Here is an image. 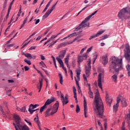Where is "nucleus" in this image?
I'll list each match as a JSON object with an SVG mask.
<instances>
[{
	"instance_id": "7ed1b4c3",
	"label": "nucleus",
	"mask_w": 130,
	"mask_h": 130,
	"mask_svg": "<svg viewBox=\"0 0 130 130\" xmlns=\"http://www.w3.org/2000/svg\"><path fill=\"white\" fill-rule=\"evenodd\" d=\"M97 12H98V10L95 11L94 12L92 13L91 15L85 18V20H84L82 23H81L79 26L75 28V31H78V30H80V29H82V28H84V27H89L90 26V24L88 23V25H87V23L88 21L94 16L95 14L97 13Z\"/></svg>"
},
{
	"instance_id": "338daca9",
	"label": "nucleus",
	"mask_w": 130,
	"mask_h": 130,
	"mask_svg": "<svg viewBox=\"0 0 130 130\" xmlns=\"http://www.w3.org/2000/svg\"><path fill=\"white\" fill-rule=\"evenodd\" d=\"M98 123L99 126H101H101H102V124H101V122H100V120L98 121Z\"/></svg>"
},
{
	"instance_id": "3c124183",
	"label": "nucleus",
	"mask_w": 130,
	"mask_h": 130,
	"mask_svg": "<svg viewBox=\"0 0 130 130\" xmlns=\"http://www.w3.org/2000/svg\"><path fill=\"white\" fill-rule=\"evenodd\" d=\"M86 49H87V47H85L82 48L81 49V50L80 51V54H82V53H83L84 52V51H85V50H86Z\"/></svg>"
},
{
	"instance_id": "cd10ccee",
	"label": "nucleus",
	"mask_w": 130,
	"mask_h": 130,
	"mask_svg": "<svg viewBox=\"0 0 130 130\" xmlns=\"http://www.w3.org/2000/svg\"><path fill=\"white\" fill-rule=\"evenodd\" d=\"M56 59L59 62V63L60 64V67H61V68H63V67H64L63 65V62L62 61V60H61V59H60L58 57H56Z\"/></svg>"
},
{
	"instance_id": "ea45409f",
	"label": "nucleus",
	"mask_w": 130,
	"mask_h": 130,
	"mask_svg": "<svg viewBox=\"0 0 130 130\" xmlns=\"http://www.w3.org/2000/svg\"><path fill=\"white\" fill-rule=\"evenodd\" d=\"M121 130H126V129H125V122H123L122 123V126L121 127Z\"/></svg>"
},
{
	"instance_id": "0eeeda50",
	"label": "nucleus",
	"mask_w": 130,
	"mask_h": 130,
	"mask_svg": "<svg viewBox=\"0 0 130 130\" xmlns=\"http://www.w3.org/2000/svg\"><path fill=\"white\" fill-rule=\"evenodd\" d=\"M13 125L16 130H30L27 125H23L22 123H18L17 126H16V124L13 123Z\"/></svg>"
},
{
	"instance_id": "6e6d98bb",
	"label": "nucleus",
	"mask_w": 130,
	"mask_h": 130,
	"mask_svg": "<svg viewBox=\"0 0 130 130\" xmlns=\"http://www.w3.org/2000/svg\"><path fill=\"white\" fill-rule=\"evenodd\" d=\"M75 82H76V84L77 85V86H79V81L77 80V78H76V77H75Z\"/></svg>"
},
{
	"instance_id": "8fccbe9b",
	"label": "nucleus",
	"mask_w": 130,
	"mask_h": 130,
	"mask_svg": "<svg viewBox=\"0 0 130 130\" xmlns=\"http://www.w3.org/2000/svg\"><path fill=\"white\" fill-rule=\"evenodd\" d=\"M77 76H80L81 75V70L78 69L76 71Z\"/></svg>"
},
{
	"instance_id": "4c0bfd02",
	"label": "nucleus",
	"mask_w": 130,
	"mask_h": 130,
	"mask_svg": "<svg viewBox=\"0 0 130 130\" xmlns=\"http://www.w3.org/2000/svg\"><path fill=\"white\" fill-rule=\"evenodd\" d=\"M81 56L83 57V58L84 60H85L86 59H87V58H88V54H87V53H85Z\"/></svg>"
},
{
	"instance_id": "c756f323",
	"label": "nucleus",
	"mask_w": 130,
	"mask_h": 130,
	"mask_svg": "<svg viewBox=\"0 0 130 130\" xmlns=\"http://www.w3.org/2000/svg\"><path fill=\"white\" fill-rule=\"evenodd\" d=\"M39 83H40V87L39 86H38V88H39V92H40V91H41V89H42V85H43V79L40 80Z\"/></svg>"
},
{
	"instance_id": "c03bdc74",
	"label": "nucleus",
	"mask_w": 130,
	"mask_h": 130,
	"mask_svg": "<svg viewBox=\"0 0 130 130\" xmlns=\"http://www.w3.org/2000/svg\"><path fill=\"white\" fill-rule=\"evenodd\" d=\"M40 64H41V66H42V67H43V68H46V65L45 64L44 62H43V61H41L40 62Z\"/></svg>"
},
{
	"instance_id": "13d9d810",
	"label": "nucleus",
	"mask_w": 130,
	"mask_h": 130,
	"mask_svg": "<svg viewBox=\"0 0 130 130\" xmlns=\"http://www.w3.org/2000/svg\"><path fill=\"white\" fill-rule=\"evenodd\" d=\"M24 69H25V71H29V70L30 69V68H29V67H28V66H25V67H24Z\"/></svg>"
},
{
	"instance_id": "603ef678",
	"label": "nucleus",
	"mask_w": 130,
	"mask_h": 130,
	"mask_svg": "<svg viewBox=\"0 0 130 130\" xmlns=\"http://www.w3.org/2000/svg\"><path fill=\"white\" fill-rule=\"evenodd\" d=\"M21 112H25L26 111V107H23L22 108H21Z\"/></svg>"
},
{
	"instance_id": "393cba45",
	"label": "nucleus",
	"mask_w": 130,
	"mask_h": 130,
	"mask_svg": "<svg viewBox=\"0 0 130 130\" xmlns=\"http://www.w3.org/2000/svg\"><path fill=\"white\" fill-rule=\"evenodd\" d=\"M24 56H25V57H27L29 59H32V58H36V56H32L31 54L28 53L24 54Z\"/></svg>"
},
{
	"instance_id": "a19ab883",
	"label": "nucleus",
	"mask_w": 130,
	"mask_h": 130,
	"mask_svg": "<svg viewBox=\"0 0 130 130\" xmlns=\"http://www.w3.org/2000/svg\"><path fill=\"white\" fill-rule=\"evenodd\" d=\"M24 61L29 66L31 64V61L30 60L27 59V58L24 59Z\"/></svg>"
},
{
	"instance_id": "b1692460",
	"label": "nucleus",
	"mask_w": 130,
	"mask_h": 130,
	"mask_svg": "<svg viewBox=\"0 0 130 130\" xmlns=\"http://www.w3.org/2000/svg\"><path fill=\"white\" fill-rule=\"evenodd\" d=\"M80 37H77L76 38H75L73 41H69L67 42V44L70 45V44H73V43H74V42H75L77 40V42H80V41H82V40H78L79 38H80Z\"/></svg>"
},
{
	"instance_id": "4d7b16f0",
	"label": "nucleus",
	"mask_w": 130,
	"mask_h": 130,
	"mask_svg": "<svg viewBox=\"0 0 130 130\" xmlns=\"http://www.w3.org/2000/svg\"><path fill=\"white\" fill-rule=\"evenodd\" d=\"M0 111L1 112V113H2V114H4V115H5L6 113L4 112V110H3V108H0Z\"/></svg>"
},
{
	"instance_id": "5701e85b",
	"label": "nucleus",
	"mask_w": 130,
	"mask_h": 130,
	"mask_svg": "<svg viewBox=\"0 0 130 130\" xmlns=\"http://www.w3.org/2000/svg\"><path fill=\"white\" fill-rule=\"evenodd\" d=\"M66 53H67V51L63 50L60 52V54H59L58 58H60V59H61L64 57V56L66 55Z\"/></svg>"
},
{
	"instance_id": "20e7f679",
	"label": "nucleus",
	"mask_w": 130,
	"mask_h": 130,
	"mask_svg": "<svg viewBox=\"0 0 130 130\" xmlns=\"http://www.w3.org/2000/svg\"><path fill=\"white\" fill-rule=\"evenodd\" d=\"M126 14H130V7H126L122 9L118 13V17L121 20H126L127 17Z\"/></svg>"
},
{
	"instance_id": "69168bd1",
	"label": "nucleus",
	"mask_w": 130,
	"mask_h": 130,
	"mask_svg": "<svg viewBox=\"0 0 130 130\" xmlns=\"http://www.w3.org/2000/svg\"><path fill=\"white\" fill-rule=\"evenodd\" d=\"M42 37L41 36H39L37 39H36V41H38L39 40H40L41 39V38Z\"/></svg>"
},
{
	"instance_id": "774afa93",
	"label": "nucleus",
	"mask_w": 130,
	"mask_h": 130,
	"mask_svg": "<svg viewBox=\"0 0 130 130\" xmlns=\"http://www.w3.org/2000/svg\"><path fill=\"white\" fill-rule=\"evenodd\" d=\"M126 70H127V71H128L129 70H130V65H129V64H128L127 66H126Z\"/></svg>"
},
{
	"instance_id": "37998d69",
	"label": "nucleus",
	"mask_w": 130,
	"mask_h": 130,
	"mask_svg": "<svg viewBox=\"0 0 130 130\" xmlns=\"http://www.w3.org/2000/svg\"><path fill=\"white\" fill-rule=\"evenodd\" d=\"M38 106V105L37 104H36L35 105L33 104H30L29 107L31 108V109H34L35 108H36V107H37Z\"/></svg>"
},
{
	"instance_id": "aec40b11",
	"label": "nucleus",
	"mask_w": 130,
	"mask_h": 130,
	"mask_svg": "<svg viewBox=\"0 0 130 130\" xmlns=\"http://www.w3.org/2000/svg\"><path fill=\"white\" fill-rule=\"evenodd\" d=\"M55 101V99L54 98H51L50 99H48L47 101L45 102V105L47 106V105H49V104H51L52 102H54Z\"/></svg>"
},
{
	"instance_id": "09e8293b",
	"label": "nucleus",
	"mask_w": 130,
	"mask_h": 130,
	"mask_svg": "<svg viewBox=\"0 0 130 130\" xmlns=\"http://www.w3.org/2000/svg\"><path fill=\"white\" fill-rule=\"evenodd\" d=\"M92 49H93V46L90 47L87 50L86 53L88 54V53H89V52H90V51H91V50H92Z\"/></svg>"
},
{
	"instance_id": "a878e982",
	"label": "nucleus",
	"mask_w": 130,
	"mask_h": 130,
	"mask_svg": "<svg viewBox=\"0 0 130 130\" xmlns=\"http://www.w3.org/2000/svg\"><path fill=\"white\" fill-rule=\"evenodd\" d=\"M77 35H78V34H77V32H73V33L68 35L67 37L64 38L63 39V40H64L66 39H68V38H71V37H74L75 36H77Z\"/></svg>"
},
{
	"instance_id": "c9c22d12",
	"label": "nucleus",
	"mask_w": 130,
	"mask_h": 130,
	"mask_svg": "<svg viewBox=\"0 0 130 130\" xmlns=\"http://www.w3.org/2000/svg\"><path fill=\"white\" fill-rule=\"evenodd\" d=\"M35 121L37 123L38 125L40 124V121H39V118L38 117V114H37V118H34Z\"/></svg>"
},
{
	"instance_id": "72a5a7b5",
	"label": "nucleus",
	"mask_w": 130,
	"mask_h": 130,
	"mask_svg": "<svg viewBox=\"0 0 130 130\" xmlns=\"http://www.w3.org/2000/svg\"><path fill=\"white\" fill-rule=\"evenodd\" d=\"M58 76L59 77V83L61 84V85H62L63 83V80H62V75H61V74L59 73Z\"/></svg>"
},
{
	"instance_id": "f8f14e48",
	"label": "nucleus",
	"mask_w": 130,
	"mask_h": 130,
	"mask_svg": "<svg viewBox=\"0 0 130 130\" xmlns=\"http://www.w3.org/2000/svg\"><path fill=\"white\" fill-rule=\"evenodd\" d=\"M58 107H59V103L57 102L53 106V108L51 111V114L53 115L54 113H56L57 110H58Z\"/></svg>"
},
{
	"instance_id": "2f4dec72",
	"label": "nucleus",
	"mask_w": 130,
	"mask_h": 130,
	"mask_svg": "<svg viewBox=\"0 0 130 130\" xmlns=\"http://www.w3.org/2000/svg\"><path fill=\"white\" fill-rule=\"evenodd\" d=\"M50 4H51V1H50L48 2V3L47 4V5L46 6V7L43 11V13H45V12H46V10L48 9V7H49V6H50Z\"/></svg>"
},
{
	"instance_id": "6ab92c4d",
	"label": "nucleus",
	"mask_w": 130,
	"mask_h": 130,
	"mask_svg": "<svg viewBox=\"0 0 130 130\" xmlns=\"http://www.w3.org/2000/svg\"><path fill=\"white\" fill-rule=\"evenodd\" d=\"M125 120L128 124L129 129H130V109H129V113L125 116Z\"/></svg>"
},
{
	"instance_id": "dca6fc26",
	"label": "nucleus",
	"mask_w": 130,
	"mask_h": 130,
	"mask_svg": "<svg viewBox=\"0 0 130 130\" xmlns=\"http://www.w3.org/2000/svg\"><path fill=\"white\" fill-rule=\"evenodd\" d=\"M83 106H84V116L85 117H88V116H87V102H86V98H85V96H83Z\"/></svg>"
},
{
	"instance_id": "39448f33",
	"label": "nucleus",
	"mask_w": 130,
	"mask_h": 130,
	"mask_svg": "<svg viewBox=\"0 0 130 130\" xmlns=\"http://www.w3.org/2000/svg\"><path fill=\"white\" fill-rule=\"evenodd\" d=\"M124 57L127 60L128 62H130V49L128 43L125 44V49L124 50Z\"/></svg>"
},
{
	"instance_id": "49530a36",
	"label": "nucleus",
	"mask_w": 130,
	"mask_h": 130,
	"mask_svg": "<svg viewBox=\"0 0 130 130\" xmlns=\"http://www.w3.org/2000/svg\"><path fill=\"white\" fill-rule=\"evenodd\" d=\"M83 79L85 81V83H88V80L87 79V77H86V75H83Z\"/></svg>"
},
{
	"instance_id": "4be33fe9",
	"label": "nucleus",
	"mask_w": 130,
	"mask_h": 130,
	"mask_svg": "<svg viewBox=\"0 0 130 130\" xmlns=\"http://www.w3.org/2000/svg\"><path fill=\"white\" fill-rule=\"evenodd\" d=\"M64 63H66V64L67 66L68 69H69L70 66H69V60H70V54H68L66 56V57L64 58Z\"/></svg>"
},
{
	"instance_id": "c85d7f7f",
	"label": "nucleus",
	"mask_w": 130,
	"mask_h": 130,
	"mask_svg": "<svg viewBox=\"0 0 130 130\" xmlns=\"http://www.w3.org/2000/svg\"><path fill=\"white\" fill-rule=\"evenodd\" d=\"M77 62L80 64L84 60V58H83L82 55H80L77 57Z\"/></svg>"
},
{
	"instance_id": "7c9ffc66",
	"label": "nucleus",
	"mask_w": 130,
	"mask_h": 130,
	"mask_svg": "<svg viewBox=\"0 0 130 130\" xmlns=\"http://www.w3.org/2000/svg\"><path fill=\"white\" fill-rule=\"evenodd\" d=\"M111 78L113 82H115V83H117V75L116 74L113 75Z\"/></svg>"
},
{
	"instance_id": "f3484780",
	"label": "nucleus",
	"mask_w": 130,
	"mask_h": 130,
	"mask_svg": "<svg viewBox=\"0 0 130 130\" xmlns=\"http://www.w3.org/2000/svg\"><path fill=\"white\" fill-rule=\"evenodd\" d=\"M102 61L104 66H106L108 63V56L107 55H105L102 57Z\"/></svg>"
},
{
	"instance_id": "de8ad7c7",
	"label": "nucleus",
	"mask_w": 130,
	"mask_h": 130,
	"mask_svg": "<svg viewBox=\"0 0 130 130\" xmlns=\"http://www.w3.org/2000/svg\"><path fill=\"white\" fill-rule=\"evenodd\" d=\"M76 111L77 113H79V112L80 111V107L78 105H76Z\"/></svg>"
},
{
	"instance_id": "473e14b6",
	"label": "nucleus",
	"mask_w": 130,
	"mask_h": 130,
	"mask_svg": "<svg viewBox=\"0 0 130 130\" xmlns=\"http://www.w3.org/2000/svg\"><path fill=\"white\" fill-rule=\"evenodd\" d=\"M57 40H56V41H53V40L52 41H51L50 42H52L49 43V47H51L52 46H53V45H54L55 44V43H56V42H57Z\"/></svg>"
},
{
	"instance_id": "9b49d317",
	"label": "nucleus",
	"mask_w": 130,
	"mask_h": 130,
	"mask_svg": "<svg viewBox=\"0 0 130 130\" xmlns=\"http://www.w3.org/2000/svg\"><path fill=\"white\" fill-rule=\"evenodd\" d=\"M121 98V95H119L117 98V103L113 106V111H115V112L117 111L118 106H119V103L120 102Z\"/></svg>"
},
{
	"instance_id": "bf43d9fd",
	"label": "nucleus",
	"mask_w": 130,
	"mask_h": 130,
	"mask_svg": "<svg viewBox=\"0 0 130 130\" xmlns=\"http://www.w3.org/2000/svg\"><path fill=\"white\" fill-rule=\"evenodd\" d=\"M62 68L63 71H64L65 74H66V75H68V71H67V69H66V68H64V66L63 67H62Z\"/></svg>"
},
{
	"instance_id": "bb28decb",
	"label": "nucleus",
	"mask_w": 130,
	"mask_h": 130,
	"mask_svg": "<svg viewBox=\"0 0 130 130\" xmlns=\"http://www.w3.org/2000/svg\"><path fill=\"white\" fill-rule=\"evenodd\" d=\"M54 38H56V36H51L50 37V38H49L46 42H45V43L44 44V46L45 45H46V44H47L48 43V42H50L51 41L53 40V39H54Z\"/></svg>"
},
{
	"instance_id": "052dcab7",
	"label": "nucleus",
	"mask_w": 130,
	"mask_h": 130,
	"mask_svg": "<svg viewBox=\"0 0 130 130\" xmlns=\"http://www.w3.org/2000/svg\"><path fill=\"white\" fill-rule=\"evenodd\" d=\"M41 56V59H42V60H44V59H45V57H44V56H43V55H40Z\"/></svg>"
},
{
	"instance_id": "2eb2a0df",
	"label": "nucleus",
	"mask_w": 130,
	"mask_h": 130,
	"mask_svg": "<svg viewBox=\"0 0 130 130\" xmlns=\"http://www.w3.org/2000/svg\"><path fill=\"white\" fill-rule=\"evenodd\" d=\"M106 101L107 104L109 105V106L111 105V103H112V97L109 96L107 93L106 94Z\"/></svg>"
},
{
	"instance_id": "4468645a",
	"label": "nucleus",
	"mask_w": 130,
	"mask_h": 130,
	"mask_svg": "<svg viewBox=\"0 0 130 130\" xmlns=\"http://www.w3.org/2000/svg\"><path fill=\"white\" fill-rule=\"evenodd\" d=\"M13 117L16 122V124H15L16 126H18V124L19 123H22V122H21V119L20 118V117L17 114H14Z\"/></svg>"
},
{
	"instance_id": "423d86ee",
	"label": "nucleus",
	"mask_w": 130,
	"mask_h": 130,
	"mask_svg": "<svg viewBox=\"0 0 130 130\" xmlns=\"http://www.w3.org/2000/svg\"><path fill=\"white\" fill-rule=\"evenodd\" d=\"M104 79V71H103L102 72H101L98 77V84L99 87L101 89V90H103L102 88V81Z\"/></svg>"
},
{
	"instance_id": "1a4fd4ad",
	"label": "nucleus",
	"mask_w": 130,
	"mask_h": 130,
	"mask_svg": "<svg viewBox=\"0 0 130 130\" xmlns=\"http://www.w3.org/2000/svg\"><path fill=\"white\" fill-rule=\"evenodd\" d=\"M56 4H57V2H56V4L54 5H53L50 9L48 10L45 14L43 16V19L44 20L46 19V18H47L48 16H49V14L51 13H52L53 10L55 9V6H56Z\"/></svg>"
},
{
	"instance_id": "f704fd0d",
	"label": "nucleus",
	"mask_w": 130,
	"mask_h": 130,
	"mask_svg": "<svg viewBox=\"0 0 130 130\" xmlns=\"http://www.w3.org/2000/svg\"><path fill=\"white\" fill-rule=\"evenodd\" d=\"M88 96L89 97V98H91V99H93V98H94V95H93V92H92L91 89H90L88 91Z\"/></svg>"
},
{
	"instance_id": "ddd939ff",
	"label": "nucleus",
	"mask_w": 130,
	"mask_h": 130,
	"mask_svg": "<svg viewBox=\"0 0 130 130\" xmlns=\"http://www.w3.org/2000/svg\"><path fill=\"white\" fill-rule=\"evenodd\" d=\"M105 31V30L99 31L95 35L90 36L89 38V40H91V39H93V38H96V37H99V36H100V35H102V34H103V33H104Z\"/></svg>"
},
{
	"instance_id": "a18cd8bd",
	"label": "nucleus",
	"mask_w": 130,
	"mask_h": 130,
	"mask_svg": "<svg viewBox=\"0 0 130 130\" xmlns=\"http://www.w3.org/2000/svg\"><path fill=\"white\" fill-rule=\"evenodd\" d=\"M109 35H105L102 36V40H105V39H107V38L109 37Z\"/></svg>"
},
{
	"instance_id": "5fc2aeb1",
	"label": "nucleus",
	"mask_w": 130,
	"mask_h": 130,
	"mask_svg": "<svg viewBox=\"0 0 130 130\" xmlns=\"http://www.w3.org/2000/svg\"><path fill=\"white\" fill-rule=\"evenodd\" d=\"M24 120L26 122H27V123H28V125H30V126L32 125V123L30 121H28L26 119H25Z\"/></svg>"
},
{
	"instance_id": "864d4df0",
	"label": "nucleus",
	"mask_w": 130,
	"mask_h": 130,
	"mask_svg": "<svg viewBox=\"0 0 130 130\" xmlns=\"http://www.w3.org/2000/svg\"><path fill=\"white\" fill-rule=\"evenodd\" d=\"M14 45H15V44H11L10 45H8L7 46V47L8 48H10V47H13V46H14Z\"/></svg>"
},
{
	"instance_id": "6e6552de",
	"label": "nucleus",
	"mask_w": 130,
	"mask_h": 130,
	"mask_svg": "<svg viewBox=\"0 0 130 130\" xmlns=\"http://www.w3.org/2000/svg\"><path fill=\"white\" fill-rule=\"evenodd\" d=\"M91 71V58L88 59V62L87 63V66L85 67V74L86 77H88L91 73H90Z\"/></svg>"
},
{
	"instance_id": "a211bd4d",
	"label": "nucleus",
	"mask_w": 130,
	"mask_h": 130,
	"mask_svg": "<svg viewBox=\"0 0 130 130\" xmlns=\"http://www.w3.org/2000/svg\"><path fill=\"white\" fill-rule=\"evenodd\" d=\"M121 104L122 106V107H126V106H127V103L126 102V99L124 98H122V96L121 95Z\"/></svg>"
},
{
	"instance_id": "79ce46f5",
	"label": "nucleus",
	"mask_w": 130,
	"mask_h": 130,
	"mask_svg": "<svg viewBox=\"0 0 130 130\" xmlns=\"http://www.w3.org/2000/svg\"><path fill=\"white\" fill-rule=\"evenodd\" d=\"M47 107V106H46L44 104V105L40 108V112L42 113V112L43 111V110H44V109H45V108H46Z\"/></svg>"
},
{
	"instance_id": "f03ea898",
	"label": "nucleus",
	"mask_w": 130,
	"mask_h": 130,
	"mask_svg": "<svg viewBox=\"0 0 130 130\" xmlns=\"http://www.w3.org/2000/svg\"><path fill=\"white\" fill-rule=\"evenodd\" d=\"M109 69L114 70L115 72H119L120 70H123V65L122 64V58L119 59L114 56L110 58Z\"/></svg>"
},
{
	"instance_id": "e433bc0d",
	"label": "nucleus",
	"mask_w": 130,
	"mask_h": 130,
	"mask_svg": "<svg viewBox=\"0 0 130 130\" xmlns=\"http://www.w3.org/2000/svg\"><path fill=\"white\" fill-rule=\"evenodd\" d=\"M73 93L74 95V98L77 99V89H76V87H73Z\"/></svg>"
},
{
	"instance_id": "58836bf2",
	"label": "nucleus",
	"mask_w": 130,
	"mask_h": 130,
	"mask_svg": "<svg viewBox=\"0 0 130 130\" xmlns=\"http://www.w3.org/2000/svg\"><path fill=\"white\" fill-rule=\"evenodd\" d=\"M33 109L31 108L30 107L28 109V111L30 112V114H32V113H33V112H34L35 111H36V110H39V109H37V110H32Z\"/></svg>"
},
{
	"instance_id": "f257e3e1",
	"label": "nucleus",
	"mask_w": 130,
	"mask_h": 130,
	"mask_svg": "<svg viewBox=\"0 0 130 130\" xmlns=\"http://www.w3.org/2000/svg\"><path fill=\"white\" fill-rule=\"evenodd\" d=\"M94 100L93 103V107H95L94 111L95 113H98V115L102 116L104 112V106H103V102L101 99L99 90L96 89L94 91Z\"/></svg>"
},
{
	"instance_id": "680f3d73",
	"label": "nucleus",
	"mask_w": 130,
	"mask_h": 130,
	"mask_svg": "<svg viewBox=\"0 0 130 130\" xmlns=\"http://www.w3.org/2000/svg\"><path fill=\"white\" fill-rule=\"evenodd\" d=\"M86 87H89V90H91V85L90 84V83H87L86 84Z\"/></svg>"
},
{
	"instance_id": "e2e57ef3",
	"label": "nucleus",
	"mask_w": 130,
	"mask_h": 130,
	"mask_svg": "<svg viewBox=\"0 0 130 130\" xmlns=\"http://www.w3.org/2000/svg\"><path fill=\"white\" fill-rule=\"evenodd\" d=\"M32 49H36V46H32L29 48V50H32Z\"/></svg>"
},
{
	"instance_id": "9d476101",
	"label": "nucleus",
	"mask_w": 130,
	"mask_h": 130,
	"mask_svg": "<svg viewBox=\"0 0 130 130\" xmlns=\"http://www.w3.org/2000/svg\"><path fill=\"white\" fill-rule=\"evenodd\" d=\"M61 101L63 103V106H64V104H68L69 103V98H68V95H66L65 99L63 96V94H60Z\"/></svg>"
},
{
	"instance_id": "0e129e2a",
	"label": "nucleus",
	"mask_w": 130,
	"mask_h": 130,
	"mask_svg": "<svg viewBox=\"0 0 130 130\" xmlns=\"http://www.w3.org/2000/svg\"><path fill=\"white\" fill-rule=\"evenodd\" d=\"M40 22V19H38L37 20H36L35 24L37 25L39 22Z\"/></svg>"
},
{
	"instance_id": "412c9836",
	"label": "nucleus",
	"mask_w": 130,
	"mask_h": 130,
	"mask_svg": "<svg viewBox=\"0 0 130 130\" xmlns=\"http://www.w3.org/2000/svg\"><path fill=\"white\" fill-rule=\"evenodd\" d=\"M50 111H51V108H49L44 113L45 117H48V116H50V115H53L51 114V112L50 113Z\"/></svg>"
}]
</instances>
